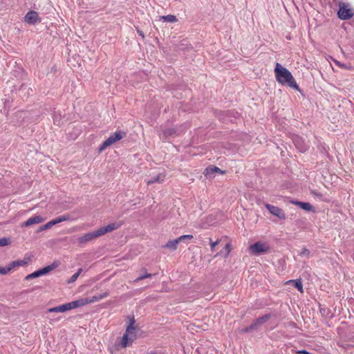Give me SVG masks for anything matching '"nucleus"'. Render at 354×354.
Returning <instances> with one entry per match:
<instances>
[{
  "label": "nucleus",
  "instance_id": "f257e3e1",
  "mask_svg": "<svg viewBox=\"0 0 354 354\" xmlns=\"http://www.w3.org/2000/svg\"><path fill=\"white\" fill-rule=\"evenodd\" d=\"M274 73L276 79L279 83L283 85H287L295 90H299V86L291 73L280 64L276 63Z\"/></svg>",
  "mask_w": 354,
  "mask_h": 354
},
{
  "label": "nucleus",
  "instance_id": "f03ea898",
  "mask_svg": "<svg viewBox=\"0 0 354 354\" xmlns=\"http://www.w3.org/2000/svg\"><path fill=\"white\" fill-rule=\"evenodd\" d=\"M127 136V133L122 131H116L114 133L111 134L104 142L100 145L99 150L102 151L109 146L114 144L117 141L121 140Z\"/></svg>",
  "mask_w": 354,
  "mask_h": 354
},
{
  "label": "nucleus",
  "instance_id": "7ed1b4c3",
  "mask_svg": "<svg viewBox=\"0 0 354 354\" xmlns=\"http://www.w3.org/2000/svg\"><path fill=\"white\" fill-rule=\"evenodd\" d=\"M134 319H133L129 325L126 328V332L122 338V346L125 348L127 346L129 342H133L136 339V335L133 331L135 327L133 326Z\"/></svg>",
  "mask_w": 354,
  "mask_h": 354
},
{
  "label": "nucleus",
  "instance_id": "20e7f679",
  "mask_svg": "<svg viewBox=\"0 0 354 354\" xmlns=\"http://www.w3.org/2000/svg\"><path fill=\"white\" fill-rule=\"evenodd\" d=\"M57 266H58V263L56 262H54V263H51L50 265L44 267L39 270L35 271L34 272H32L31 274L27 275L26 277V279L30 280V279H32L34 278L41 277L42 275H45V274L49 273L50 272H51L52 270H55Z\"/></svg>",
  "mask_w": 354,
  "mask_h": 354
},
{
  "label": "nucleus",
  "instance_id": "39448f33",
  "mask_svg": "<svg viewBox=\"0 0 354 354\" xmlns=\"http://www.w3.org/2000/svg\"><path fill=\"white\" fill-rule=\"evenodd\" d=\"M270 249V247L268 243L260 241L256 242L250 246V252L256 255L267 252Z\"/></svg>",
  "mask_w": 354,
  "mask_h": 354
},
{
  "label": "nucleus",
  "instance_id": "423d86ee",
  "mask_svg": "<svg viewBox=\"0 0 354 354\" xmlns=\"http://www.w3.org/2000/svg\"><path fill=\"white\" fill-rule=\"evenodd\" d=\"M70 219H71V216H70L69 214H66L62 215V216H60L59 217H57V218L50 221L49 222H48L45 225H41L39 227L38 231L39 232H41L43 230H46L50 229V228H51L53 226H54L56 224H58V223H59L61 222H63V221H68Z\"/></svg>",
  "mask_w": 354,
  "mask_h": 354
},
{
  "label": "nucleus",
  "instance_id": "0eeeda50",
  "mask_svg": "<svg viewBox=\"0 0 354 354\" xmlns=\"http://www.w3.org/2000/svg\"><path fill=\"white\" fill-rule=\"evenodd\" d=\"M24 21L28 24L35 25L41 22V18L39 17L37 12L29 10L24 16Z\"/></svg>",
  "mask_w": 354,
  "mask_h": 354
},
{
  "label": "nucleus",
  "instance_id": "6e6552de",
  "mask_svg": "<svg viewBox=\"0 0 354 354\" xmlns=\"http://www.w3.org/2000/svg\"><path fill=\"white\" fill-rule=\"evenodd\" d=\"M338 17L342 20L349 19L354 15V11L348 8L344 3L339 4V9L337 12Z\"/></svg>",
  "mask_w": 354,
  "mask_h": 354
},
{
  "label": "nucleus",
  "instance_id": "1a4fd4ad",
  "mask_svg": "<svg viewBox=\"0 0 354 354\" xmlns=\"http://www.w3.org/2000/svg\"><path fill=\"white\" fill-rule=\"evenodd\" d=\"M266 209L270 212V214L277 216L279 219L284 220L286 219V214L283 210L279 207L274 206L270 204H266Z\"/></svg>",
  "mask_w": 354,
  "mask_h": 354
},
{
  "label": "nucleus",
  "instance_id": "9d476101",
  "mask_svg": "<svg viewBox=\"0 0 354 354\" xmlns=\"http://www.w3.org/2000/svg\"><path fill=\"white\" fill-rule=\"evenodd\" d=\"M270 317V314H266L265 315L256 319L251 324L250 328H254L255 330H258V328L268 322Z\"/></svg>",
  "mask_w": 354,
  "mask_h": 354
},
{
  "label": "nucleus",
  "instance_id": "9b49d317",
  "mask_svg": "<svg viewBox=\"0 0 354 354\" xmlns=\"http://www.w3.org/2000/svg\"><path fill=\"white\" fill-rule=\"evenodd\" d=\"M120 226V224L113 223H110L106 226L100 227L99 229L97 230V232L99 236H100L106 233H108V232H112L115 230H117Z\"/></svg>",
  "mask_w": 354,
  "mask_h": 354
},
{
  "label": "nucleus",
  "instance_id": "f8f14e48",
  "mask_svg": "<svg viewBox=\"0 0 354 354\" xmlns=\"http://www.w3.org/2000/svg\"><path fill=\"white\" fill-rule=\"evenodd\" d=\"M99 237L97 230L86 233L82 236L78 238V242L80 243H86L93 239Z\"/></svg>",
  "mask_w": 354,
  "mask_h": 354
},
{
  "label": "nucleus",
  "instance_id": "ddd939ff",
  "mask_svg": "<svg viewBox=\"0 0 354 354\" xmlns=\"http://www.w3.org/2000/svg\"><path fill=\"white\" fill-rule=\"evenodd\" d=\"M290 203L298 206L301 209L306 210L307 212H312L313 211V205L308 202H301L296 200H290Z\"/></svg>",
  "mask_w": 354,
  "mask_h": 354
},
{
  "label": "nucleus",
  "instance_id": "4468645a",
  "mask_svg": "<svg viewBox=\"0 0 354 354\" xmlns=\"http://www.w3.org/2000/svg\"><path fill=\"white\" fill-rule=\"evenodd\" d=\"M293 142L295 147L299 149L301 152H305L308 150V146L304 142V141L298 136H296L293 138Z\"/></svg>",
  "mask_w": 354,
  "mask_h": 354
},
{
  "label": "nucleus",
  "instance_id": "2eb2a0df",
  "mask_svg": "<svg viewBox=\"0 0 354 354\" xmlns=\"http://www.w3.org/2000/svg\"><path fill=\"white\" fill-rule=\"evenodd\" d=\"M71 310V306L69 303H66L56 307H53L48 309L49 313H63L67 310Z\"/></svg>",
  "mask_w": 354,
  "mask_h": 354
},
{
  "label": "nucleus",
  "instance_id": "dca6fc26",
  "mask_svg": "<svg viewBox=\"0 0 354 354\" xmlns=\"http://www.w3.org/2000/svg\"><path fill=\"white\" fill-rule=\"evenodd\" d=\"M44 221V218L42 216H41L39 215L35 216H32V217L29 218L26 221H25L23 225L26 226V227H28L33 224L41 223Z\"/></svg>",
  "mask_w": 354,
  "mask_h": 354
},
{
  "label": "nucleus",
  "instance_id": "f3484780",
  "mask_svg": "<svg viewBox=\"0 0 354 354\" xmlns=\"http://www.w3.org/2000/svg\"><path fill=\"white\" fill-rule=\"evenodd\" d=\"M176 133V129L172 128L164 129L159 134V137L162 140H166L169 137L171 136Z\"/></svg>",
  "mask_w": 354,
  "mask_h": 354
},
{
  "label": "nucleus",
  "instance_id": "a211bd4d",
  "mask_svg": "<svg viewBox=\"0 0 354 354\" xmlns=\"http://www.w3.org/2000/svg\"><path fill=\"white\" fill-rule=\"evenodd\" d=\"M165 178V175L164 174H158L157 176L151 177L150 179L147 180V184L151 185L153 183H161L164 182Z\"/></svg>",
  "mask_w": 354,
  "mask_h": 354
},
{
  "label": "nucleus",
  "instance_id": "6ab92c4d",
  "mask_svg": "<svg viewBox=\"0 0 354 354\" xmlns=\"http://www.w3.org/2000/svg\"><path fill=\"white\" fill-rule=\"evenodd\" d=\"M88 298H83L79 300L73 301L72 302H70V304L71 306V309L76 308L77 307H80L86 304H88Z\"/></svg>",
  "mask_w": 354,
  "mask_h": 354
},
{
  "label": "nucleus",
  "instance_id": "aec40b11",
  "mask_svg": "<svg viewBox=\"0 0 354 354\" xmlns=\"http://www.w3.org/2000/svg\"><path fill=\"white\" fill-rule=\"evenodd\" d=\"M108 295H109V292H104L102 294H99L97 295L93 296V297L88 298L89 304L94 303V302L98 301L101 299H103L107 297Z\"/></svg>",
  "mask_w": 354,
  "mask_h": 354
},
{
  "label": "nucleus",
  "instance_id": "412c9836",
  "mask_svg": "<svg viewBox=\"0 0 354 354\" xmlns=\"http://www.w3.org/2000/svg\"><path fill=\"white\" fill-rule=\"evenodd\" d=\"M289 284H292L295 288H297L300 292H303V285L300 279L290 280L288 281Z\"/></svg>",
  "mask_w": 354,
  "mask_h": 354
},
{
  "label": "nucleus",
  "instance_id": "4be33fe9",
  "mask_svg": "<svg viewBox=\"0 0 354 354\" xmlns=\"http://www.w3.org/2000/svg\"><path fill=\"white\" fill-rule=\"evenodd\" d=\"M179 243L177 239L174 240H169L166 245H165V248H169L172 250H176L177 249V245Z\"/></svg>",
  "mask_w": 354,
  "mask_h": 354
},
{
  "label": "nucleus",
  "instance_id": "5701e85b",
  "mask_svg": "<svg viewBox=\"0 0 354 354\" xmlns=\"http://www.w3.org/2000/svg\"><path fill=\"white\" fill-rule=\"evenodd\" d=\"M161 20H162L164 22H170V23H174L178 21L176 17L173 15H168L162 16L160 17Z\"/></svg>",
  "mask_w": 354,
  "mask_h": 354
},
{
  "label": "nucleus",
  "instance_id": "b1692460",
  "mask_svg": "<svg viewBox=\"0 0 354 354\" xmlns=\"http://www.w3.org/2000/svg\"><path fill=\"white\" fill-rule=\"evenodd\" d=\"M214 172L219 173V174H223V171L222 170H221L218 167L214 166V167H207L205 169V175L207 176V175H209V174L214 173Z\"/></svg>",
  "mask_w": 354,
  "mask_h": 354
},
{
  "label": "nucleus",
  "instance_id": "393cba45",
  "mask_svg": "<svg viewBox=\"0 0 354 354\" xmlns=\"http://www.w3.org/2000/svg\"><path fill=\"white\" fill-rule=\"evenodd\" d=\"M10 267L14 270L16 267L24 266L27 264L25 260H17L10 263Z\"/></svg>",
  "mask_w": 354,
  "mask_h": 354
},
{
  "label": "nucleus",
  "instance_id": "a878e982",
  "mask_svg": "<svg viewBox=\"0 0 354 354\" xmlns=\"http://www.w3.org/2000/svg\"><path fill=\"white\" fill-rule=\"evenodd\" d=\"M194 236L191 234H186L180 236V237L177 238L179 243L184 242L185 243H188L189 241L193 239Z\"/></svg>",
  "mask_w": 354,
  "mask_h": 354
},
{
  "label": "nucleus",
  "instance_id": "bb28decb",
  "mask_svg": "<svg viewBox=\"0 0 354 354\" xmlns=\"http://www.w3.org/2000/svg\"><path fill=\"white\" fill-rule=\"evenodd\" d=\"M82 272V268H79L78 270L77 271V272H75V274H73L71 278L68 280V283H72L73 282H75L77 279L78 278V277L80 276V274H81V272Z\"/></svg>",
  "mask_w": 354,
  "mask_h": 354
},
{
  "label": "nucleus",
  "instance_id": "cd10ccee",
  "mask_svg": "<svg viewBox=\"0 0 354 354\" xmlns=\"http://www.w3.org/2000/svg\"><path fill=\"white\" fill-rule=\"evenodd\" d=\"M12 270V267H10V263L8 264L5 267L0 266V274H3V275L6 274Z\"/></svg>",
  "mask_w": 354,
  "mask_h": 354
},
{
  "label": "nucleus",
  "instance_id": "c85d7f7f",
  "mask_svg": "<svg viewBox=\"0 0 354 354\" xmlns=\"http://www.w3.org/2000/svg\"><path fill=\"white\" fill-rule=\"evenodd\" d=\"M142 271L144 272L145 273L143 274L140 275L138 277H137L135 281H139L143 280L145 279L151 277L152 274H149V273H147L146 269H143Z\"/></svg>",
  "mask_w": 354,
  "mask_h": 354
},
{
  "label": "nucleus",
  "instance_id": "c756f323",
  "mask_svg": "<svg viewBox=\"0 0 354 354\" xmlns=\"http://www.w3.org/2000/svg\"><path fill=\"white\" fill-rule=\"evenodd\" d=\"M299 254L301 257H309L310 250L306 248H304L301 252H299Z\"/></svg>",
  "mask_w": 354,
  "mask_h": 354
},
{
  "label": "nucleus",
  "instance_id": "7c9ffc66",
  "mask_svg": "<svg viewBox=\"0 0 354 354\" xmlns=\"http://www.w3.org/2000/svg\"><path fill=\"white\" fill-rule=\"evenodd\" d=\"M219 241H220L218 239L217 241H214H214H212V239H209L210 246H211V250H212V252H214V248H215L216 245H217L218 244Z\"/></svg>",
  "mask_w": 354,
  "mask_h": 354
},
{
  "label": "nucleus",
  "instance_id": "2f4dec72",
  "mask_svg": "<svg viewBox=\"0 0 354 354\" xmlns=\"http://www.w3.org/2000/svg\"><path fill=\"white\" fill-rule=\"evenodd\" d=\"M8 239L6 238L0 239V246H6L8 244Z\"/></svg>",
  "mask_w": 354,
  "mask_h": 354
},
{
  "label": "nucleus",
  "instance_id": "473e14b6",
  "mask_svg": "<svg viewBox=\"0 0 354 354\" xmlns=\"http://www.w3.org/2000/svg\"><path fill=\"white\" fill-rule=\"evenodd\" d=\"M334 62L335 63L336 65H337L338 66H339L342 68H348L345 64H344L337 60H334Z\"/></svg>",
  "mask_w": 354,
  "mask_h": 354
},
{
  "label": "nucleus",
  "instance_id": "72a5a7b5",
  "mask_svg": "<svg viewBox=\"0 0 354 354\" xmlns=\"http://www.w3.org/2000/svg\"><path fill=\"white\" fill-rule=\"evenodd\" d=\"M230 246H231V245H230V243H227V244L225 245V251H226V254H225V256H227V255L230 254Z\"/></svg>",
  "mask_w": 354,
  "mask_h": 354
},
{
  "label": "nucleus",
  "instance_id": "f704fd0d",
  "mask_svg": "<svg viewBox=\"0 0 354 354\" xmlns=\"http://www.w3.org/2000/svg\"><path fill=\"white\" fill-rule=\"evenodd\" d=\"M298 354H310L308 351L306 350H299L297 352Z\"/></svg>",
  "mask_w": 354,
  "mask_h": 354
},
{
  "label": "nucleus",
  "instance_id": "c9c22d12",
  "mask_svg": "<svg viewBox=\"0 0 354 354\" xmlns=\"http://www.w3.org/2000/svg\"><path fill=\"white\" fill-rule=\"evenodd\" d=\"M252 330H255L254 328H250V326L245 329L243 330V332H245V333H249V332H251Z\"/></svg>",
  "mask_w": 354,
  "mask_h": 354
},
{
  "label": "nucleus",
  "instance_id": "e433bc0d",
  "mask_svg": "<svg viewBox=\"0 0 354 354\" xmlns=\"http://www.w3.org/2000/svg\"><path fill=\"white\" fill-rule=\"evenodd\" d=\"M137 32H138V35H139L140 36H141L142 38H144V37H145V34H144L143 31H142V30H139V29H137Z\"/></svg>",
  "mask_w": 354,
  "mask_h": 354
},
{
  "label": "nucleus",
  "instance_id": "4c0bfd02",
  "mask_svg": "<svg viewBox=\"0 0 354 354\" xmlns=\"http://www.w3.org/2000/svg\"><path fill=\"white\" fill-rule=\"evenodd\" d=\"M148 354H157V353L154 351H151V352L148 353Z\"/></svg>",
  "mask_w": 354,
  "mask_h": 354
}]
</instances>
